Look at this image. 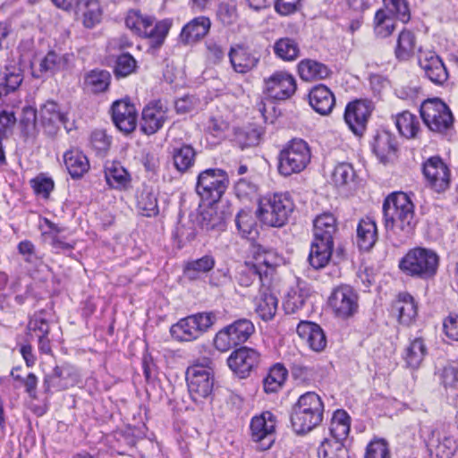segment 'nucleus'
I'll return each mask as SVG.
<instances>
[{
	"label": "nucleus",
	"mask_w": 458,
	"mask_h": 458,
	"mask_svg": "<svg viewBox=\"0 0 458 458\" xmlns=\"http://www.w3.org/2000/svg\"><path fill=\"white\" fill-rule=\"evenodd\" d=\"M397 146L396 139L393 134L382 131L375 137L373 150L381 162H386L389 156L396 152Z\"/></svg>",
	"instance_id": "nucleus-38"
},
{
	"label": "nucleus",
	"mask_w": 458,
	"mask_h": 458,
	"mask_svg": "<svg viewBox=\"0 0 458 458\" xmlns=\"http://www.w3.org/2000/svg\"><path fill=\"white\" fill-rule=\"evenodd\" d=\"M77 6L79 11L82 13L85 27L92 28L99 22L101 11L97 0H79Z\"/></svg>",
	"instance_id": "nucleus-45"
},
{
	"label": "nucleus",
	"mask_w": 458,
	"mask_h": 458,
	"mask_svg": "<svg viewBox=\"0 0 458 458\" xmlns=\"http://www.w3.org/2000/svg\"><path fill=\"white\" fill-rule=\"evenodd\" d=\"M334 249V243L313 239L309 255L310 264L315 269L325 267L329 262Z\"/></svg>",
	"instance_id": "nucleus-34"
},
{
	"label": "nucleus",
	"mask_w": 458,
	"mask_h": 458,
	"mask_svg": "<svg viewBox=\"0 0 458 458\" xmlns=\"http://www.w3.org/2000/svg\"><path fill=\"white\" fill-rule=\"evenodd\" d=\"M216 261L213 256L205 255L200 259L191 260L184 265L183 271L187 277L195 279L201 273H208L215 267Z\"/></svg>",
	"instance_id": "nucleus-43"
},
{
	"label": "nucleus",
	"mask_w": 458,
	"mask_h": 458,
	"mask_svg": "<svg viewBox=\"0 0 458 458\" xmlns=\"http://www.w3.org/2000/svg\"><path fill=\"white\" fill-rule=\"evenodd\" d=\"M329 431L331 437L325 440H335L343 443L346 439L350 432V417L346 411L343 410L335 411Z\"/></svg>",
	"instance_id": "nucleus-36"
},
{
	"label": "nucleus",
	"mask_w": 458,
	"mask_h": 458,
	"mask_svg": "<svg viewBox=\"0 0 458 458\" xmlns=\"http://www.w3.org/2000/svg\"><path fill=\"white\" fill-rule=\"evenodd\" d=\"M439 265V256L427 248L417 247L410 250L400 260L399 267L406 275L420 279L435 276Z\"/></svg>",
	"instance_id": "nucleus-4"
},
{
	"label": "nucleus",
	"mask_w": 458,
	"mask_h": 458,
	"mask_svg": "<svg viewBox=\"0 0 458 458\" xmlns=\"http://www.w3.org/2000/svg\"><path fill=\"white\" fill-rule=\"evenodd\" d=\"M456 448V441L451 437L445 436L436 445V454L438 458H452Z\"/></svg>",
	"instance_id": "nucleus-63"
},
{
	"label": "nucleus",
	"mask_w": 458,
	"mask_h": 458,
	"mask_svg": "<svg viewBox=\"0 0 458 458\" xmlns=\"http://www.w3.org/2000/svg\"><path fill=\"white\" fill-rule=\"evenodd\" d=\"M235 225L243 237H249L256 231V220L250 210H241L235 217Z\"/></svg>",
	"instance_id": "nucleus-58"
},
{
	"label": "nucleus",
	"mask_w": 458,
	"mask_h": 458,
	"mask_svg": "<svg viewBox=\"0 0 458 458\" xmlns=\"http://www.w3.org/2000/svg\"><path fill=\"white\" fill-rule=\"evenodd\" d=\"M213 312H201L180 319L170 328L173 338L179 342H191L198 339L216 322Z\"/></svg>",
	"instance_id": "nucleus-7"
},
{
	"label": "nucleus",
	"mask_w": 458,
	"mask_h": 458,
	"mask_svg": "<svg viewBox=\"0 0 458 458\" xmlns=\"http://www.w3.org/2000/svg\"><path fill=\"white\" fill-rule=\"evenodd\" d=\"M371 111V103L366 100H355L346 106L344 121L355 135H363Z\"/></svg>",
	"instance_id": "nucleus-12"
},
{
	"label": "nucleus",
	"mask_w": 458,
	"mask_h": 458,
	"mask_svg": "<svg viewBox=\"0 0 458 458\" xmlns=\"http://www.w3.org/2000/svg\"><path fill=\"white\" fill-rule=\"evenodd\" d=\"M385 228L400 242L413 233L417 221L414 205L410 196L403 191L391 193L383 203Z\"/></svg>",
	"instance_id": "nucleus-1"
},
{
	"label": "nucleus",
	"mask_w": 458,
	"mask_h": 458,
	"mask_svg": "<svg viewBox=\"0 0 458 458\" xmlns=\"http://www.w3.org/2000/svg\"><path fill=\"white\" fill-rule=\"evenodd\" d=\"M239 345L227 327L216 333L214 338V346L219 352H225Z\"/></svg>",
	"instance_id": "nucleus-60"
},
{
	"label": "nucleus",
	"mask_w": 458,
	"mask_h": 458,
	"mask_svg": "<svg viewBox=\"0 0 458 458\" xmlns=\"http://www.w3.org/2000/svg\"><path fill=\"white\" fill-rule=\"evenodd\" d=\"M198 222L200 227L206 231L222 230L224 227L222 216L213 207H208L202 210Z\"/></svg>",
	"instance_id": "nucleus-49"
},
{
	"label": "nucleus",
	"mask_w": 458,
	"mask_h": 458,
	"mask_svg": "<svg viewBox=\"0 0 458 458\" xmlns=\"http://www.w3.org/2000/svg\"><path fill=\"white\" fill-rule=\"evenodd\" d=\"M377 241V228L371 217H364L357 225V244L362 250H370Z\"/></svg>",
	"instance_id": "nucleus-31"
},
{
	"label": "nucleus",
	"mask_w": 458,
	"mask_h": 458,
	"mask_svg": "<svg viewBox=\"0 0 458 458\" xmlns=\"http://www.w3.org/2000/svg\"><path fill=\"white\" fill-rule=\"evenodd\" d=\"M258 280L261 284V287L265 286L263 279V272L259 264L246 263L244 268L239 275V284L243 286H249Z\"/></svg>",
	"instance_id": "nucleus-57"
},
{
	"label": "nucleus",
	"mask_w": 458,
	"mask_h": 458,
	"mask_svg": "<svg viewBox=\"0 0 458 458\" xmlns=\"http://www.w3.org/2000/svg\"><path fill=\"white\" fill-rule=\"evenodd\" d=\"M298 73L301 80L311 81L328 78L331 71L320 62L313 59H303L298 64Z\"/></svg>",
	"instance_id": "nucleus-32"
},
{
	"label": "nucleus",
	"mask_w": 458,
	"mask_h": 458,
	"mask_svg": "<svg viewBox=\"0 0 458 458\" xmlns=\"http://www.w3.org/2000/svg\"><path fill=\"white\" fill-rule=\"evenodd\" d=\"M45 315L46 312L44 310H40L34 313V315L30 318L27 326L29 335L32 336L33 334H35L36 336L38 337V335H49L50 327Z\"/></svg>",
	"instance_id": "nucleus-56"
},
{
	"label": "nucleus",
	"mask_w": 458,
	"mask_h": 458,
	"mask_svg": "<svg viewBox=\"0 0 458 458\" xmlns=\"http://www.w3.org/2000/svg\"><path fill=\"white\" fill-rule=\"evenodd\" d=\"M228 55L233 70L239 73L250 72L259 62V59L242 45L232 47Z\"/></svg>",
	"instance_id": "nucleus-27"
},
{
	"label": "nucleus",
	"mask_w": 458,
	"mask_h": 458,
	"mask_svg": "<svg viewBox=\"0 0 458 458\" xmlns=\"http://www.w3.org/2000/svg\"><path fill=\"white\" fill-rule=\"evenodd\" d=\"M138 208L144 216L151 217L158 214L157 199L155 194L143 191L138 199Z\"/></svg>",
	"instance_id": "nucleus-53"
},
{
	"label": "nucleus",
	"mask_w": 458,
	"mask_h": 458,
	"mask_svg": "<svg viewBox=\"0 0 458 458\" xmlns=\"http://www.w3.org/2000/svg\"><path fill=\"white\" fill-rule=\"evenodd\" d=\"M264 92L272 99L287 100L296 92L297 82L292 73L276 71L266 78Z\"/></svg>",
	"instance_id": "nucleus-11"
},
{
	"label": "nucleus",
	"mask_w": 458,
	"mask_h": 458,
	"mask_svg": "<svg viewBox=\"0 0 458 458\" xmlns=\"http://www.w3.org/2000/svg\"><path fill=\"white\" fill-rule=\"evenodd\" d=\"M211 21L206 16H199L186 23L179 39L183 45H191L202 39L209 31Z\"/></svg>",
	"instance_id": "nucleus-22"
},
{
	"label": "nucleus",
	"mask_w": 458,
	"mask_h": 458,
	"mask_svg": "<svg viewBox=\"0 0 458 458\" xmlns=\"http://www.w3.org/2000/svg\"><path fill=\"white\" fill-rule=\"evenodd\" d=\"M374 33L377 38H386L395 30V21L385 9H378L373 20Z\"/></svg>",
	"instance_id": "nucleus-41"
},
{
	"label": "nucleus",
	"mask_w": 458,
	"mask_h": 458,
	"mask_svg": "<svg viewBox=\"0 0 458 458\" xmlns=\"http://www.w3.org/2000/svg\"><path fill=\"white\" fill-rule=\"evenodd\" d=\"M196 152L191 145H182L174 148L173 160L179 172H186L195 161Z\"/></svg>",
	"instance_id": "nucleus-46"
},
{
	"label": "nucleus",
	"mask_w": 458,
	"mask_h": 458,
	"mask_svg": "<svg viewBox=\"0 0 458 458\" xmlns=\"http://www.w3.org/2000/svg\"><path fill=\"white\" fill-rule=\"evenodd\" d=\"M259 354L254 349L241 347L233 351L227 363L229 368L240 377H246L258 366Z\"/></svg>",
	"instance_id": "nucleus-17"
},
{
	"label": "nucleus",
	"mask_w": 458,
	"mask_h": 458,
	"mask_svg": "<svg viewBox=\"0 0 458 458\" xmlns=\"http://www.w3.org/2000/svg\"><path fill=\"white\" fill-rule=\"evenodd\" d=\"M297 334L314 352H322L327 346L326 335L318 324L301 321L297 327Z\"/></svg>",
	"instance_id": "nucleus-21"
},
{
	"label": "nucleus",
	"mask_w": 458,
	"mask_h": 458,
	"mask_svg": "<svg viewBox=\"0 0 458 458\" xmlns=\"http://www.w3.org/2000/svg\"><path fill=\"white\" fill-rule=\"evenodd\" d=\"M111 75L106 70H92L84 80V83L94 93L106 91L110 84Z\"/></svg>",
	"instance_id": "nucleus-44"
},
{
	"label": "nucleus",
	"mask_w": 458,
	"mask_h": 458,
	"mask_svg": "<svg viewBox=\"0 0 458 458\" xmlns=\"http://www.w3.org/2000/svg\"><path fill=\"white\" fill-rule=\"evenodd\" d=\"M310 288L304 281H298L295 286L290 288L284 301L286 313H295L301 310L310 295Z\"/></svg>",
	"instance_id": "nucleus-30"
},
{
	"label": "nucleus",
	"mask_w": 458,
	"mask_h": 458,
	"mask_svg": "<svg viewBox=\"0 0 458 458\" xmlns=\"http://www.w3.org/2000/svg\"><path fill=\"white\" fill-rule=\"evenodd\" d=\"M137 67V62L128 53L122 54L116 59L114 74L116 77H126L132 73Z\"/></svg>",
	"instance_id": "nucleus-59"
},
{
	"label": "nucleus",
	"mask_w": 458,
	"mask_h": 458,
	"mask_svg": "<svg viewBox=\"0 0 458 458\" xmlns=\"http://www.w3.org/2000/svg\"><path fill=\"white\" fill-rule=\"evenodd\" d=\"M228 177L224 170L209 168L201 172L197 180L196 191L201 199L218 201L228 187Z\"/></svg>",
	"instance_id": "nucleus-10"
},
{
	"label": "nucleus",
	"mask_w": 458,
	"mask_h": 458,
	"mask_svg": "<svg viewBox=\"0 0 458 458\" xmlns=\"http://www.w3.org/2000/svg\"><path fill=\"white\" fill-rule=\"evenodd\" d=\"M217 18L225 26L233 24L237 20L236 8L228 4H221L217 9Z\"/></svg>",
	"instance_id": "nucleus-64"
},
{
	"label": "nucleus",
	"mask_w": 458,
	"mask_h": 458,
	"mask_svg": "<svg viewBox=\"0 0 458 458\" xmlns=\"http://www.w3.org/2000/svg\"><path fill=\"white\" fill-rule=\"evenodd\" d=\"M393 310L397 312L399 323L404 326H410L418 314L414 298L408 293L398 294L397 300L393 305Z\"/></svg>",
	"instance_id": "nucleus-28"
},
{
	"label": "nucleus",
	"mask_w": 458,
	"mask_h": 458,
	"mask_svg": "<svg viewBox=\"0 0 458 458\" xmlns=\"http://www.w3.org/2000/svg\"><path fill=\"white\" fill-rule=\"evenodd\" d=\"M255 311L264 321L271 320L277 310L278 299L267 287H261L255 297Z\"/></svg>",
	"instance_id": "nucleus-25"
},
{
	"label": "nucleus",
	"mask_w": 458,
	"mask_h": 458,
	"mask_svg": "<svg viewBox=\"0 0 458 458\" xmlns=\"http://www.w3.org/2000/svg\"><path fill=\"white\" fill-rule=\"evenodd\" d=\"M319 458H350L349 451L342 442L325 440L318 449Z\"/></svg>",
	"instance_id": "nucleus-50"
},
{
	"label": "nucleus",
	"mask_w": 458,
	"mask_h": 458,
	"mask_svg": "<svg viewBox=\"0 0 458 458\" xmlns=\"http://www.w3.org/2000/svg\"><path fill=\"white\" fill-rule=\"evenodd\" d=\"M416 45L417 40L415 34L409 30H402L398 36L394 48L395 57L400 61L409 60L415 53Z\"/></svg>",
	"instance_id": "nucleus-39"
},
{
	"label": "nucleus",
	"mask_w": 458,
	"mask_h": 458,
	"mask_svg": "<svg viewBox=\"0 0 458 458\" xmlns=\"http://www.w3.org/2000/svg\"><path fill=\"white\" fill-rule=\"evenodd\" d=\"M294 208L289 192H275L259 199L256 216L267 226L282 227L289 221Z\"/></svg>",
	"instance_id": "nucleus-2"
},
{
	"label": "nucleus",
	"mask_w": 458,
	"mask_h": 458,
	"mask_svg": "<svg viewBox=\"0 0 458 458\" xmlns=\"http://www.w3.org/2000/svg\"><path fill=\"white\" fill-rule=\"evenodd\" d=\"M31 187L33 188L36 194L47 199L50 192L54 190V182L51 178L38 175L30 181Z\"/></svg>",
	"instance_id": "nucleus-62"
},
{
	"label": "nucleus",
	"mask_w": 458,
	"mask_h": 458,
	"mask_svg": "<svg viewBox=\"0 0 458 458\" xmlns=\"http://www.w3.org/2000/svg\"><path fill=\"white\" fill-rule=\"evenodd\" d=\"M365 458H390L388 445L384 439H374L367 446Z\"/></svg>",
	"instance_id": "nucleus-61"
},
{
	"label": "nucleus",
	"mask_w": 458,
	"mask_h": 458,
	"mask_svg": "<svg viewBox=\"0 0 458 458\" xmlns=\"http://www.w3.org/2000/svg\"><path fill=\"white\" fill-rule=\"evenodd\" d=\"M275 54L284 61H293L300 55L298 43L290 38L278 39L274 46Z\"/></svg>",
	"instance_id": "nucleus-48"
},
{
	"label": "nucleus",
	"mask_w": 458,
	"mask_h": 458,
	"mask_svg": "<svg viewBox=\"0 0 458 458\" xmlns=\"http://www.w3.org/2000/svg\"><path fill=\"white\" fill-rule=\"evenodd\" d=\"M384 8L387 13L403 22L410 21L411 13L407 0H383Z\"/></svg>",
	"instance_id": "nucleus-52"
},
{
	"label": "nucleus",
	"mask_w": 458,
	"mask_h": 458,
	"mask_svg": "<svg viewBox=\"0 0 458 458\" xmlns=\"http://www.w3.org/2000/svg\"><path fill=\"white\" fill-rule=\"evenodd\" d=\"M70 372L64 366H55L50 373L45 375L43 387L45 393H50L52 389L62 391L68 388L67 377Z\"/></svg>",
	"instance_id": "nucleus-37"
},
{
	"label": "nucleus",
	"mask_w": 458,
	"mask_h": 458,
	"mask_svg": "<svg viewBox=\"0 0 458 458\" xmlns=\"http://www.w3.org/2000/svg\"><path fill=\"white\" fill-rule=\"evenodd\" d=\"M185 375L190 395L195 403H201L212 395L214 376L210 368L193 364L187 369Z\"/></svg>",
	"instance_id": "nucleus-9"
},
{
	"label": "nucleus",
	"mask_w": 458,
	"mask_h": 458,
	"mask_svg": "<svg viewBox=\"0 0 458 458\" xmlns=\"http://www.w3.org/2000/svg\"><path fill=\"white\" fill-rule=\"evenodd\" d=\"M73 62L72 54H58L55 51H49L39 63L38 72H33L32 75L40 78L44 73L54 74L60 71L68 70Z\"/></svg>",
	"instance_id": "nucleus-20"
},
{
	"label": "nucleus",
	"mask_w": 458,
	"mask_h": 458,
	"mask_svg": "<svg viewBox=\"0 0 458 458\" xmlns=\"http://www.w3.org/2000/svg\"><path fill=\"white\" fill-rule=\"evenodd\" d=\"M419 65L426 77L437 85L444 84L448 79L446 67L434 52H420Z\"/></svg>",
	"instance_id": "nucleus-18"
},
{
	"label": "nucleus",
	"mask_w": 458,
	"mask_h": 458,
	"mask_svg": "<svg viewBox=\"0 0 458 458\" xmlns=\"http://www.w3.org/2000/svg\"><path fill=\"white\" fill-rule=\"evenodd\" d=\"M105 177L107 184L114 189H125L130 183V174L119 163L106 167Z\"/></svg>",
	"instance_id": "nucleus-40"
},
{
	"label": "nucleus",
	"mask_w": 458,
	"mask_h": 458,
	"mask_svg": "<svg viewBox=\"0 0 458 458\" xmlns=\"http://www.w3.org/2000/svg\"><path fill=\"white\" fill-rule=\"evenodd\" d=\"M310 158L308 143L301 139H293L278 154V173L284 177L299 174L307 167Z\"/></svg>",
	"instance_id": "nucleus-6"
},
{
	"label": "nucleus",
	"mask_w": 458,
	"mask_h": 458,
	"mask_svg": "<svg viewBox=\"0 0 458 458\" xmlns=\"http://www.w3.org/2000/svg\"><path fill=\"white\" fill-rule=\"evenodd\" d=\"M309 98L311 107L322 115L330 114L335 103L334 94L323 84L313 87L310 91Z\"/></svg>",
	"instance_id": "nucleus-24"
},
{
	"label": "nucleus",
	"mask_w": 458,
	"mask_h": 458,
	"mask_svg": "<svg viewBox=\"0 0 458 458\" xmlns=\"http://www.w3.org/2000/svg\"><path fill=\"white\" fill-rule=\"evenodd\" d=\"M112 119L115 126L124 133L133 131L137 125V111L134 105L126 100H117L112 106Z\"/></svg>",
	"instance_id": "nucleus-19"
},
{
	"label": "nucleus",
	"mask_w": 458,
	"mask_h": 458,
	"mask_svg": "<svg viewBox=\"0 0 458 458\" xmlns=\"http://www.w3.org/2000/svg\"><path fill=\"white\" fill-rule=\"evenodd\" d=\"M288 375L287 369L282 364H276L268 371L263 380L266 393H276L284 386Z\"/></svg>",
	"instance_id": "nucleus-42"
},
{
	"label": "nucleus",
	"mask_w": 458,
	"mask_h": 458,
	"mask_svg": "<svg viewBox=\"0 0 458 458\" xmlns=\"http://www.w3.org/2000/svg\"><path fill=\"white\" fill-rule=\"evenodd\" d=\"M64 161L69 174L73 178H81L89 169L87 157L79 149H70L64 155Z\"/></svg>",
	"instance_id": "nucleus-33"
},
{
	"label": "nucleus",
	"mask_w": 458,
	"mask_h": 458,
	"mask_svg": "<svg viewBox=\"0 0 458 458\" xmlns=\"http://www.w3.org/2000/svg\"><path fill=\"white\" fill-rule=\"evenodd\" d=\"M427 349L421 338H416L405 349L404 360L408 367L417 369L421 364Z\"/></svg>",
	"instance_id": "nucleus-47"
},
{
	"label": "nucleus",
	"mask_w": 458,
	"mask_h": 458,
	"mask_svg": "<svg viewBox=\"0 0 458 458\" xmlns=\"http://www.w3.org/2000/svg\"><path fill=\"white\" fill-rule=\"evenodd\" d=\"M154 18L143 16L140 11L130 10L125 18L127 28L134 31L140 37L150 40V47L153 48L160 47L171 28V22L168 20H163L154 24Z\"/></svg>",
	"instance_id": "nucleus-5"
},
{
	"label": "nucleus",
	"mask_w": 458,
	"mask_h": 458,
	"mask_svg": "<svg viewBox=\"0 0 458 458\" xmlns=\"http://www.w3.org/2000/svg\"><path fill=\"white\" fill-rule=\"evenodd\" d=\"M420 116L423 123L434 132L445 133L453 127V114L440 98L425 100L420 106Z\"/></svg>",
	"instance_id": "nucleus-8"
},
{
	"label": "nucleus",
	"mask_w": 458,
	"mask_h": 458,
	"mask_svg": "<svg viewBox=\"0 0 458 458\" xmlns=\"http://www.w3.org/2000/svg\"><path fill=\"white\" fill-rule=\"evenodd\" d=\"M169 109L160 99L149 102L142 110L141 131L148 135L158 131L168 120Z\"/></svg>",
	"instance_id": "nucleus-14"
},
{
	"label": "nucleus",
	"mask_w": 458,
	"mask_h": 458,
	"mask_svg": "<svg viewBox=\"0 0 458 458\" xmlns=\"http://www.w3.org/2000/svg\"><path fill=\"white\" fill-rule=\"evenodd\" d=\"M251 439L259 445L261 450H267L274 443L275 421L273 415L267 411L255 416L250 421Z\"/></svg>",
	"instance_id": "nucleus-15"
},
{
	"label": "nucleus",
	"mask_w": 458,
	"mask_h": 458,
	"mask_svg": "<svg viewBox=\"0 0 458 458\" xmlns=\"http://www.w3.org/2000/svg\"><path fill=\"white\" fill-rule=\"evenodd\" d=\"M329 304L338 317L349 318L358 310V294L351 286L342 285L332 293Z\"/></svg>",
	"instance_id": "nucleus-13"
},
{
	"label": "nucleus",
	"mask_w": 458,
	"mask_h": 458,
	"mask_svg": "<svg viewBox=\"0 0 458 458\" xmlns=\"http://www.w3.org/2000/svg\"><path fill=\"white\" fill-rule=\"evenodd\" d=\"M423 174L437 192L445 191L450 185V170L439 157H431L424 163Z\"/></svg>",
	"instance_id": "nucleus-16"
},
{
	"label": "nucleus",
	"mask_w": 458,
	"mask_h": 458,
	"mask_svg": "<svg viewBox=\"0 0 458 458\" xmlns=\"http://www.w3.org/2000/svg\"><path fill=\"white\" fill-rule=\"evenodd\" d=\"M354 178V169L349 163L338 164L332 173V181L337 187L348 185L353 182Z\"/></svg>",
	"instance_id": "nucleus-55"
},
{
	"label": "nucleus",
	"mask_w": 458,
	"mask_h": 458,
	"mask_svg": "<svg viewBox=\"0 0 458 458\" xmlns=\"http://www.w3.org/2000/svg\"><path fill=\"white\" fill-rule=\"evenodd\" d=\"M38 116L41 125L49 129V133L54 132L59 125L67 129V117L60 111L58 105L54 101H47L42 105L38 111Z\"/></svg>",
	"instance_id": "nucleus-23"
},
{
	"label": "nucleus",
	"mask_w": 458,
	"mask_h": 458,
	"mask_svg": "<svg viewBox=\"0 0 458 458\" xmlns=\"http://www.w3.org/2000/svg\"><path fill=\"white\" fill-rule=\"evenodd\" d=\"M238 344L245 343L254 333L253 323L246 318H241L227 326Z\"/></svg>",
	"instance_id": "nucleus-51"
},
{
	"label": "nucleus",
	"mask_w": 458,
	"mask_h": 458,
	"mask_svg": "<svg viewBox=\"0 0 458 458\" xmlns=\"http://www.w3.org/2000/svg\"><path fill=\"white\" fill-rule=\"evenodd\" d=\"M23 79V71L19 65H6L0 72V98L18 90Z\"/></svg>",
	"instance_id": "nucleus-26"
},
{
	"label": "nucleus",
	"mask_w": 458,
	"mask_h": 458,
	"mask_svg": "<svg viewBox=\"0 0 458 458\" xmlns=\"http://www.w3.org/2000/svg\"><path fill=\"white\" fill-rule=\"evenodd\" d=\"M324 404L318 394L307 392L293 406L291 422L297 434H305L318 426L323 420Z\"/></svg>",
	"instance_id": "nucleus-3"
},
{
	"label": "nucleus",
	"mask_w": 458,
	"mask_h": 458,
	"mask_svg": "<svg viewBox=\"0 0 458 458\" xmlns=\"http://www.w3.org/2000/svg\"><path fill=\"white\" fill-rule=\"evenodd\" d=\"M394 123L399 133L406 139H415L420 130L419 118L410 113L403 111L395 115Z\"/></svg>",
	"instance_id": "nucleus-35"
},
{
	"label": "nucleus",
	"mask_w": 458,
	"mask_h": 458,
	"mask_svg": "<svg viewBox=\"0 0 458 458\" xmlns=\"http://www.w3.org/2000/svg\"><path fill=\"white\" fill-rule=\"evenodd\" d=\"M18 251L26 263L36 268L44 264L42 256L37 251L35 245L30 241H21L18 244Z\"/></svg>",
	"instance_id": "nucleus-54"
},
{
	"label": "nucleus",
	"mask_w": 458,
	"mask_h": 458,
	"mask_svg": "<svg viewBox=\"0 0 458 458\" xmlns=\"http://www.w3.org/2000/svg\"><path fill=\"white\" fill-rule=\"evenodd\" d=\"M337 232L335 217L330 213L318 216L313 222L314 239L334 243V236Z\"/></svg>",
	"instance_id": "nucleus-29"
}]
</instances>
